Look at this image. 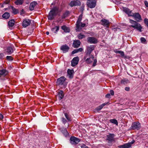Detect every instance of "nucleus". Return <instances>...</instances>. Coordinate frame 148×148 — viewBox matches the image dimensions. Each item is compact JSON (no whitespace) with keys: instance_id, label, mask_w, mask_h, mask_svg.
I'll return each instance as SVG.
<instances>
[{"instance_id":"nucleus-1","label":"nucleus","mask_w":148,"mask_h":148,"mask_svg":"<svg viewBox=\"0 0 148 148\" xmlns=\"http://www.w3.org/2000/svg\"><path fill=\"white\" fill-rule=\"evenodd\" d=\"M82 14L79 15L76 22L75 24V30L76 32L80 31L82 29V27H84L86 25L85 23H82L81 22V21L82 19Z\"/></svg>"},{"instance_id":"nucleus-2","label":"nucleus","mask_w":148,"mask_h":148,"mask_svg":"<svg viewBox=\"0 0 148 148\" xmlns=\"http://www.w3.org/2000/svg\"><path fill=\"white\" fill-rule=\"evenodd\" d=\"M137 22L132 20L130 19V23L132 24L131 26L135 29H137L139 32H141L142 27L141 25L138 23Z\"/></svg>"},{"instance_id":"nucleus-3","label":"nucleus","mask_w":148,"mask_h":148,"mask_svg":"<svg viewBox=\"0 0 148 148\" xmlns=\"http://www.w3.org/2000/svg\"><path fill=\"white\" fill-rule=\"evenodd\" d=\"M58 11V8L56 7H54L50 11L48 16V18L49 20L53 19L54 16L56 15Z\"/></svg>"},{"instance_id":"nucleus-4","label":"nucleus","mask_w":148,"mask_h":148,"mask_svg":"<svg viewBox=\"0 0 148 148\" xmlns=\"http://www.w3.org/2000/svg\"><path fill=\"white\" fill-rule=\"evenodd\" d=\"M97 1L96 0H87L86 2V5L90 8H94L96 6Z\"/></svg>"},{"instance_id":"nucleus-5","label":"nucleus","mask_w":148,"mask_h":148,"mask_svg":"<svg viewBox=\"0 0 148 148\" xmlns=\"http://www.w3.org/2000/svg\"><path fill=\"white\" fill-rule=\"evenodd\" d=\"M140 127V124L139 122H134L132 124L131 126L130 127L131 130H138Z\"/></svg>"},{"instance_id":"nucleus-6","label":"nucleus","mask_w":148,"mask_h":148,"mask_svg":"<svg viewBox=\"0 0 148 148\" xmlns=\"http://www.w3.org/2000/svg\"><path fill=\"white\" fill-rule=\"evenodd\" d=\"M114 136V134H109L108 135H107L106 140L108 141V143H111L115 141Z\"/></svg>"},{"instance_id":"nucleus-7","label":"nucleus","mask_w":148,"mask_h":148,"mask_svg":"<svg viewBox=\"0 0 148 148\" xmlns=\"http://www.w3.org/2000/svg\"><path fill=\"white\" fill-rule=\"evenodd\" d=\"M70 143L72 144L76 145L80 141L78 138L74 136H71L70 138Z\"/></svg>"},{"instance_id":"nucleus-8","label":"nucleus","mask_w":148,"mask_h":148,"mask_svg":"<svg viewBox=\"0 0 148 148\" xmlns=\"http://www.w3.org/2000/svg\"><path fill=\"white\" fill-rule=\"evenodd\" d=\"M87 41L88 43L90 44H96L98 42L97 39L93 37H88Z\"/></svg>"},{"instance_id":"nucleus-9","label":"nucleus","mask_w":148,"mask_h":148,"mask_svg":"<svg viewBox=\"0 0 148 148\" xmlns=\"http://www.w3.org/2000/svg\"><path fill=\"white\" fill-rule=\"evenodd\" d=\"M79 58L78 57L74 58L71 61V66L74 67L76 66L78 63Z\"/></svg>"},{"instance_id":"nucleus-10","label":"nucleus","mask_w":148,"mask_h":148,"mask_svg":"<svg viewBox=\"0 0 148 148\" xmlns=\"http://www.w3.org/2000/svg\"><path fill=\"white\" fill-rule=\"evenodd\" d=\"M123 11L127 14L128 16L133 17L134 15V13H133L132 11L130 10L128 8H123Z\"/></svg>"},{"instance_id":"nucleus-11","label":"nucleus","mask_w":148,"mask_h":148,"mask_svg":"<svg viewBox=\"0 0 148 148\" xmlns=\"http://www.w3.org/2000/svg\"><path fill=\"white\" fill-rule=\"evenodd\" d=\"M133 17L138 22H140L142 20L141 16L139 13H134Z\"/></svg>"},{"instance_id":"nucleus-12","label":"nucleus","mask_w":148,"mask_h":148,"mask_svg":"<svg viewBox=\"0 0 148 148\" xmlns=\"http://www.w3.org/2000/svg\"><path fill=\"white\" fill-rule=\"evenodd\" d=\"M14 47L13 46L8 47L5 50L6 53L8 55H10L14 51Z\"/></svg>"},{"instance_id":"nucleus-13","label":"nucleus","mask_w":148,"mask_h":148,"mask_svg":"<svg viewBox=\"0 0 148 148\" xmlns=\"http://www.w3.org/2000/svg\"><path fill=\"white\" fill-rule=\"evenodd\" d=\"M31 20L29 19H24L23 20L22 25L23 27H26L31 23Z\"/></svg>"},{"instance_id":"nucleus-14","label":"nucleus","mask_w":148,"mask_h":148,"mask_svg":"<svg viewBox=\"0 0 148 148\" xmlns=\"http://www.w3.org/2000/svg\"><path fill=\"white\" fill-rule=\"evenodd\" d=\"M74 72L73 69H68L67 71V76L70 79H72L73 77V75Z\"/></svg>"},{"instance_id":"nucleus-15","label":"nucleus","mask_w":148,"mask_h":148,"mask_svg":"<svg viewBox=\"0 0 148 148\" xmlns=\"http://www.w3.org/2000/svg\"><path fill=\"white\" fill-rule=\"evenodd\" d=\"M69 5L71 7L75 6H79L81 5V2L79 0H75L73 1H71Z\"/></svg>"},{"instance_id":"nucleus-16","label":"nucleus","mask_w":148,"mask_h":148,"mask_svg":"<svg viewBox=\"0 0 148 148\" xmlns=\"http://www.w3.org/2000/svg\"><path fill=\"white\" fill-rule=\"evenodd\" d=\"M101 22H102V25L106 27L107 28H109L110 25V23L108 21L105 19H104L101 20Z\"/></svg>"},{"instance_id":"nucleus-17","label":"nucleus","mask_w":148,"mask_h":148,"mask_svg":"<svg viewBox=\"0 0 148 148\" xmlns=\"http://www.w3.org/2000/svg\"><path fill=\"white\" fill-rule=\"evenodd\" d=\"M64 82L65 78L64 77H61L57 79V83L58 85H62L64 84Z\"/></svg>"},{"instance_id":"nucleus-18","label":"nucleus","mask_w":148,"mask_h":148,"mask_svg":"<svg viewBox=\"0 0 148 148\" xmlns=\"http://www.w3.org/2000/svg\"><path fill=\"white\" fill-rule=\"evenodd\" d=\"M133 143H125L122 145H120L118 146L119 148H129L131 146V145L133 144Z\"/></svg>"},{"instance_id":"nucleus-19","label":"nucleus","mask_w":148,"mask_h":148,"mask_svg":"<svg viewBox=\"0 0 148 148\" xmlns=\"http://www.w3.org/2000/svg\"><path fill=\"white\" fill-rule=\"evenodd\" d=\"M95 46L94 45H91L87 47L86 52L91 54L92 51L94 49Z\"/></svg>"},{"instance_id":"nucleus-20","label":"nucleus","mask_w":148,"mask_h":148,"mask_svg":"<svg viewBox=\"0 0 148 148\" xmlns=\"http://www.w3.org/2000/svg\"><path fill=\"white\" fill-rule=\"evenodd\" d=\"M65 122H71L72 120V118L71 115L69 113H65Z\"/></svg>"},{"instance_id":"nucleus-21","label":"nucleus","mask_w":148,"mask_h":148,"mask_svg":"<svg viewBox=\"0 0 148 148\" xmlns=\"http://www.w3.org/2000/svg\"><path fill=\"white\" fill-rule=\"evenodd\" d=\"M81 42L79 40H75L73 41V46L75 48L78 47L80 45Z\"/></svg>"},{"instance_id":"nucleus-22","label":"nucleus","mask_w":148,"mask_h":148,"mask_svg":"<svg viewBox=\"0 0 148 148\" xmlns=\"http://www.w3.org/2000/svg\"><path fill=\"white\" fill-rule=\"evenodd\" d=\"M37 4V2L34 1L30 3V6L29 8V10L31 11L34 10L35 7Z\"/></svg>"},{"instance_id":"nucleus-23","label":"nucleus","mask_w":148,"mask_h":148,"mask_svg":"<svg viewBox=\"0 0 148 148\" xmlns=\"http://www.w3.org/2000/svg\"><path fill=\"white\" fill-rule=\"evenodd\" d=\"M90 57L87 58V59H86L85 60V62L87 64H90L91 63L92 60H93V59L94 58V56L93 55H92Z\"/></svg>"},{"instance_id":"nucleus-24","label":"nucleus","mask_w":148,"mask_h":148,"mask_svg":"<svg viewBox=\"0 0 148 148\" xmlns=\"http://www.w3.org/2000/svg\"><path fill=\"white\" fill-rule=\"evenodd\" d=\"M64 93L63 92L60 90L58 92V96L59 97V99H62L64 97Z\"/></svg>"},{"instance_id":"nucleus-25","label":"nucleus","mask_w":148,"mask_h":148,"mask_svg":"<svg viewBox=\"0 0 148 148\" xmlns=\"http://www.w3.org/2000/svg\"><path fill=\"white\" fill-rule=\"evenodd\" d=\"M15 21L14 19H12L9 21L8 22V26L10 28L12 27L15 24Z\"/></svg>"},{"instance_id":"nucleus-26","label":"nucleus","mask_w":148,"mask_h":148,"mask_svg":"<svg viewBox=\"0 0 148 148\" xmlns=\"http://www.w3.org/2000/svg\"><path fill=\"white\" fill-rule=\"evenodd\" d=\"M8 73V71L5 69H2L0 70V75L5 76Z\"/></svg>"},{"instance_id":"nucleus-27","label":"nucleus","mask_w":148,"mask_h":148,"mask_svg":"<svg viewBox=\"0 0 148 148\" xmlns=\"http://www.w3.org/2000/svg\"><path fill=\"white\" fill-rule=\"evenodd\" d=\"M130 83V81L127 79L126 78H123V79H122L121 81V84L124 85L126 84Z\"/></svg>"},{"instance_id":"nucleus-28","label":"nucleus","mask_w":148,"mask_h":148,"mask_svg":"<svg viewBox=\"0 0 148 148\" xmlns=\"http://www.w3.org/2000/svg\"><path fill=\"white\" fill-rule=\"evenodd\" d=\"M83 50V49L82 48H80L77 49H75L71 53L72 54H73L75 53L78 52H82Z\"/></svg>"},{"instance_id":"nucleus-29","label":"nucleus","mask_w":148,"mask_h":148,"mask_svg":"<svg viewBox=\"0 0 148 148\" xmlns=\"http://www.w3.org/2000/svg\"><path fill=\"white\" fill-rule=\"evenodd\" d=\"M107 104V103H103L101 105L98 106V107H97V108H96V110L98 111H99L100 110L103 108V107L105 106L106 104Z\"/></svg>"},{"instance_id":"nucleus-30","label":"nucleus","mask_w":148,"mask_h":148,"mask_svg":"<svg viewBox=\"0 0 148 148\" xmlns=\"http://www.w3.org/2000/svg\"><path fill=\"white\" fill-rule=\"evenodd\" d=\"M23 2V0H16L14 3L16 5H22Z\"/></svg>"},{"instance_id":"nucleus-31","label":"nucleus","mask_w":148,"mask_h":148,"mask_svg":"<svg viewBox=\"0 0 148 148\" xmlns=\"http://www.w3.org/2000/svg\"><path fill=\"white\" fill-rule=\"evenodd\" d=\"M10 16V14L8 12H5L2 16V17L5 19L8 18Z\"/></svg>"},{"instance_id":"nucleus-32","label":"nucleus","mask_w":148,"mask_h":148,"mask_svg":"<svg viewBox=\"0 0 148 148\" xmlns=\"http://www.w3.org/2000/svg\"><path fill=\"white\" fill-rule=\"evenodd\" d=\"M92 55V54H91L90 53L85 52V55L83 59L85 60L86 59H87L91 56V55Z\"/></svg>"},{"instance_id":"nucleus-33","label":"nucleus","mask_w":148,"mask_h":148,"mask_svg":"<svg viewBox=\"0 0 148 148\" xmlns=\"http://www.w3.org/2000/svg\"><path fill=\"white\" fill-rule=\"evenodd\" d=\"M11 8L12 9V12L13 14H16L18 13L19 11L18 9L15 8L13 6H12Z\"/></svg>"},{"instance_id":"nucleus-34","label":"nucleus","mask_w":148,"mask_h":148,"mask_svg":"<svg viewBox=\"0 0 148 148\" xmlns=\"http://www.w3.org/2000/svg\"><path fill=\"white\" fill-rule=\"evenodd\" d=\"M59 27L58 26H56L54 27L51 28V31L53 32H54L55 33H56L59 30Z\"/></svg>"},{"instance_id":"nucleus-35","label":"nucleus","mask_w":148,"mask_h":148,"mask_svg":"<svg viewBox=\"0 0 148 148\" xmlns=\"http://www.w3.org/2000/svg\"><path fill=\"white\" fill-rule=\"evenodd\" d=\"M111 123L116 124V125H118V122L117 120L116 119H112L110 120Z\"/></svg>"},{"instance_id":"nucleus-36","label":"nucleus","mask_w":148,"mask_h":148,"mask_svg":"<svg viewBox=\"0 0 148 148\" xmlns=\"http://www.w3.org/2000/svg\"><path fill=\"white\" fill-rule=\"evenodd\" d=\"M114 52L116 53L120 54L122 57H123L124 56V53L123 51H115Z\"/></svg>"},{"instance_id":"nucleus-37","label":"nucleus","mask_w":148,"mask_h":148,"mask_svg":"<svg viewBox=\"0 0 148 148\" xmlns=\"http://www.w3.org/2000/svg\"><path fill=\"white\" fill-rule=\"evenodd\" d=\"M85 37V36L84 35L80 34L78 35V37L79 39H82Z\"/></svg>"},{"instance_id":"nucleus-38","label":"nucleus","mask_w":148,"mask_h":148,"mask_svg":"<svg viewBox=\"0 0 148 148\" xmlns=\"http://www.w3.org/2000/svg\"><path fill=\"white\" fill-rule=\"evenodd\" d=\"M70 136L67 130L65 129V137L68 138H69L70 137Z\"/></svg>"},{"instance_id":"nucleus-39","label":"nucleus","mask_w":148,"mask_h":148,"mask_svg":"<svg viewBox=\"0 0 148 148\" xmlns=\"http://www.w3.org/2000/svg\"><path fill=\"white\" fill-rule=\"evenodd\" d=\"M144 22L145 24L146 25L147 27H148V19L145 18L144 20Z\"/></svg>"},{"instance_id":"nucleus-40","label":"nucleus","mask_w":148,"mask_h":148,"mask_svg":"<svg viewBox=\"0 0 148 148\" xmlns=\"http://www.w3.org/2000/svg\"><path fill=\"white\" fill-rule=\"evenodd\" d=\"M7 59L9 61L12 60H13V58L11 56H7L6 57Z\"/></svg>"},{"instance_id":"nucleus-41","label":"nucleus","mask_w":148,"mask_h":148,"mask_svg":"<svg viewBox=\"0 0 148 148\" xmlns=\"http://www.w3.org/2000/svg\"><path fill=\"white\" fill-rule=\"evenodd\" d=\"M140 40L141 42L143 43H145V42L146 41L145 38H144L143 37L141 38Z\"/></svg>"},{"instance_id":"nucleus-42","label":"nucleus","mask_w":148,"mask_h":148,"mask_svg":"<svg viewBox=\"0 0 148 148\" xmlns=\"http://www.w3.org/2000/svg\"><path fill=\"white\" fill-rule=\"evenodd\" d=\"M93 60H94V61L93 64L92 65V66L93 67H94L96 65V63H97V61L96 59H95Z\"/></svg>"},{"instance_id":"nucleus-43","label":"nucleus","mask_w":148,"mask_h":148,"mask_svg":"<svg viewBox=\"0 0 148 148\" xmlns=\"http://www.w3.org/2000/svg\"><path fill=\"white\" fill-rule=\"evenodd\" d=\"M70 13V12L69 11H65V17L66 16H69V15Z\"/></svg>"},{"instance_id":"nucleus-44","label":"nucleus","mask_w":148,"mask_h":148,"mask_svg":"<svg viewBox=\"0 0 148 148\" xmlns=\"http://www.w3.org/2000/svg\"><path fill=\"white\" fill-rule=\"evenodd\" d=\"M70 32V29L69 27L65 26V32Z\"/></svg>"},{"instance_id":"nucleus-45","label":"nucleus","mask_w":148,"mask_h":148,"mask_svg":"<svg viewBox=\"0 0 148 148\" xmlns=\"http://www.w3.org/2000/svg\"><path fill=\"white\" fill-rule=\"evenodd\" d=\"M60 49L62 51H63V53L64 52V51H65V45H63L61 46L60 48Z\"/></svg>"},{"instance_id":"nucleus-46","label":"nucleus","mask_w":148,"mask_h":148,"mask_svg":"<svg viewBox=\"0 0 148 148\" xmlns=\"http://www.w3.org/2000/svg\"><path fill=\"white\" fill-rule=\"evenodd\" d=\"M81 148H88L87 146L83 144L81 146Z\"/></svg>"},{"instance_id":"nucleus-47","label":"nucleus","mask_w":148,"mask_h":148,"mask_svg":"<svg viewBox=\"0 0 148 148\" xmlns=\"http://www.w3.org/2000/svg\"><path fill=\"white\" fill-rule=\"evenodd\" d=\"M10 0H6L4 2L3 4H8L10 3Z\"/></svg>"},{"instance_id":"nucleus-48","label":"nucleus","mask_w":148,"mask_h":148,"mask_svg":"<svg viewBox=\"0 0 148 148\" xmlns=\"http://www.w3.org/2000/svg\"><path fill=\"white\" fill-rule=\"evenodd\" d=\"M4 56V55L3 53H0V59H3V57Z\"/></svg>"},{"instance_id":"nucleus-49","label":"nucleus","mask_w":148,"mask_h":148,"mask_svg":"<svg viewBox=\"0 0 148 148\" xmlns=\"http://www.w3.org/2000/svg\"><path fill=\"white\" fill-rule=\"evenodd\" d=\"M110 96V93H108L106 95L105 97L106 98H109Z\"/></svg>"},{"instance_id":"nucleus-50","label":"nucleus","mask_w":148,"mask_h":148,"mask_svg":"<svg viewBox=\"0 0 148 148\" xmlns=\"http://www.w3.org/2000/svg\"><path fill=\"white\" fill-rule=\"evenodd\" d=\"M125 90L127 91H129L130 90V88L129 87H126L125 88Z\"/></svg>"},{"instance_id":"nucleus-51","label":"nucleus","mask_w":148,"mask_h":148,"mask_svg":"<svg viewBox=\"0 0 148 148\" xmlns=\"http://www.w3.org/2000/svg\"><path fill=\"white\" fill-rule=\"evenodd\" d=\"M110 93L111 95H114V92L113 90H110Z\"/></svg>"},{"instance_id":"nucleus-52","label":"nucleus","mask_w":148,"mask_h":148,"mask_svg":"<svg viewBox=\"0 0 148 148\" xmlns=\"http://www.w3.org/2000/svg\"><path fill=\"white\" fill-rule=\"evenodd\" d=\"M144 4L146 7H148V3L147 1H144Z\"/></svg>"},{"instance_id":"nucleus-53","label":"nucleus","mask_w":148,"mask_h":148,"mask_svg":"<svg viewBox=\"0 0 148 148\" xmlns=\"http://www.w3.org/2000/svg\"><path fill=\"white\" fill-rule=\"evenodd\" d=\"M3 118V115L0 113V120H2Z\"/></svg>"},{"instance_id":"nucleus-54","label":"nucleus","mask_w":148,"mask_h":148,"mask_svg":"<svg viewBox=\"0 0 148 148\" xmlns=\"http://www.w3.org/2000/svg\"><path fill=\"white\" fill-rule=\"evenodd\" d=\"M69 49V47L67 45H65V51L68 50Z\"/></svg>"},{"instance_id":"nucleus-55","label":"nucleus","mask_w":148,"mask_h":148,"mask_svg":"<svg viewBox=\"0 0 148 148\" xmlns=\"http://www.w3.org/2000/svg\"><path fill=\"white\" fill-rule=\"evenodd\" d=\"M62 29L64 30V31L65 32V25H64L62 26L61 27Z\"/></svg>"},{"instance_id":"nucleus-56","label":"nucleus","mask_w":148,"mask_h":148,"mask_svg":"<svg viewBox=\"0 0 148 148\" xmlns=\"http://www.w3.org/2000/svg\"><path fill=\"white\" fill-rule=\"evenodd\" d=\"M46 34H47V35H48L49 34V33L48 32H46Z\"/></svg>"},{"instance_id":"nucleus-57","label":"nucleus","mask_w":148,"mask_h":148,"mask_svg":"<svg viewBox=\"0 0 148 148\" xmlns=\"http://www.w3.org/2000/svg\"><path fill=\"white\" fill-rule=\"evenodd\" d=\"M64 118H62V121H63V122H64Z\"/></svg>"},{"instance_id":"nucleus-58","label":"nucleus","mask_w":148,"mask_h":148,"mask_svg":"<svg viewBox=\"0 0 148 148\" xmlns=\"http://www.w3.org/2000/svg\"><path fill=\"white\" fill-rule=\"evenodd\" d=\"M23 9H22V10H21V11L22 12H23Z\"/></svg>"},{"instance_id":"nucleus-59","label":"nucleus","mask_w":148,"mask_h":148,"mask_svg":"<svg viewBox=\"0 0 148 148\" xmlns=\"http://www.w3.org/2000/svg\"><path fill=\"white\" fill-rule=\"evenodd\" d=\"M62 6V8H64V6Z\"/></svg>"}]
</instances>
